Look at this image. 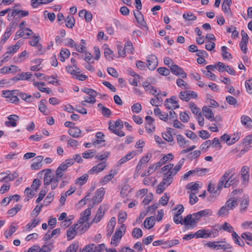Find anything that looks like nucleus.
I'll return each mask as SVG.
<instances>
[{
    "mask_svg": "<svg viewBox=\"0 0 252 252\" xmlns=\"http://www.w3.org/2000/svg\"><path fill=\"white\" fill-rule=\"evenodd\" d=\"M126 230V225L124 224H122L121 227L116 230L114 235L112 238L111 244L117 246L120 240L124 235Z\"/></svg>",
    "mask_w": 252,
    "mask_h": 252,
    "instance_id": "f257e3e1",
    "label": "nucleus"
},
{
    "mask_svg": "<svg viewBox=\"0 0 252 252\" xmlns=\"http://www.w3.org/2000/svg\"><path fill=\"white\" fill-rule=\"evenodd\" d=\"M125 49L126 50V51L130 53L131 54L133 53V47L132 45V44L131 42L128 41H127L125 45Z\"/></svg>",
    "mask_w": 252,
    "mask_h": 252,
    "instance_id": "052dcab7",
    "label": "nucleus"
},
{
    "mask_svg": "<svg viewBox=\"0 0 252 252\" xmlns=\"http://www.w3.org/2000/svg\"><path fill=\"white\" fill-rule=\"evenodd\" d=\"M60 60L63 62L65 59L69 57L70 55V51L67 49H64L61 50L60 52Z\"/></svg>",
    "mask_w": 252,
    "mask_h": 252,
    "instance_id": "58836bf2",
    "label": "nucleus"
},
{
    "mask_svg": "<svg viewBox=\"0 0 252 252\" xmlns=\"http://www.w3.org/2000/svg\"><path fill=\"white\" fill-rule=\"evenodd\" d=\"M212 231H210L208 229H200L195 233L196 238H207L212 236Z\"/></svg>",
    "mask_w": 252,
    "mask_h": 252,
    "instance_id": "ddd939ff",
    "label": "nucleus"
},
{
    "mask_svg": "<svg viewBox=\"0 0 252 252\" xmlns=\"http://www.w3.org/2000/svg\"><path fill=\"white\" fill-rule=\"evenodd\" d=\"M39 222L40 220L38 219H34L32 220L31 222H30L26 225V228L28 230L31 229L37 225Z\"/></svg>",
    "mask_w": 252,
    "mask_h": 252,
    "instance_id": "de8ad7c7",
    "label": "nucleus"
},
{
    "mask_svg": "<svg viewBox=\"0 0 252 252\" xmlns=\"http://www.w3.org/2000/svg\"><path fill=\"white\" fill-rule=\"evenodd\" d=\"M84 98L85 100L81 102V104L82 105H85V102L89 103H94V94H86V95L85 96Z\"/></svg>",
    "mask_w": 252,
    "mask_h": 252,
    "instance_id": "4c0bfd02",
    "label": "nucleus"
},
{
    "mask_svg": "<svg viewBox=\"0 0 252 252\" xmlns=\"http://www.w3.org/2000/svg\"><path fill=\"white\" fill-rule=\"evenodd\" d=\"M245 86L247 92L249 94H252V79H250L246 81Z\"/></svg>",
    "mask_w": 252,
    "mask_h": 252,
    "instance_id": "e2e57ef3",
    "label": "nucleus"
},
{
    "mask_svg": "<svg viewBox=\"0 0 252 252\" xmlns=\"http://www.w3.org/2000/svg\"><path fill=\"white\" fill-rule=\"evenodd\" d=\"M157 71L163 76H167L170 74V70L165 67H159L158 68Z\"/></svg>",
    "mask_w": 252,
    "mask_h": 252,
    "instance_id": "338daca9",
    "label": "nucleus"
},
{
    "mask_svg": "<svg viewBox=\"0 0 252 252\" xmlns=\"http://www.w3.org/2000/svg\"><path fill=\"white\" fill-rule=\"evenodd\" d=\"M16 92L13 93L8 98V101L13 103H16L19 101V98L18 97V95H16Z\"/></svg>",
    "mask_w": 252,
    "mask_h": 252,
    "instance_id": "69168bd1",
    "label": "nucleus"
},
{
    "mask_svg": "<svg viewBox=\"0 0 252 252\" xmlns=\"http://www.w3.org/2000/svg\"><path fill=\"white\" fill-rule=\"evenodd\" d=\"M155 224V217L154 216L147 218L144 222L145 227L149 229L152 228L154 226Z\"/></svg>",
    "mask_w": 252,
    "mask_h": 252,
    "instance_id": "b1692460",
    "label": "nucleus"
},
{
    "mask_svg": "<svg viewBox=\"0 0 252 252\" xmlns=\"http://www.w3.org/2000/svg\"><path fill=\"white\" fill-rule=\"evenodd\" d=\"M22 207V205L17 204L14 207L10 209L8 211V214L13 217L20 210H21Z\"/></svg>",
    "mask_w": 252,
    "mask_h": 252,
    "instance_id": "79ce46f5",
    "label": "nucleus"
},
{
    "mask_svg": "<svg viewBox=\"0 0 252 252\" xmlns=\"http://www.w3.org/2000/svg\"><path fill=\"white\" fill-rule=\"evenodd\" d=\"M46 102V100L42 99L40 101V104L39 105V110L44 115H47L49 114L48 111L47 110V107L45 105Z\"/></svg>",
    "mask_w": 252,
    "mask_h": 252,
    "instance_id": "f704fd0d",
    "label": "nucleus"
},
{
    "mask_svg": "<svg viewBox=\"0 0 252 252\" xmlns=\"http://www.w3.org/2000/svg\"><path fill=\"white\" fill-rule=\"evenodd\" d=\"M104 134L101 132H97L95 134V145H100L105 146V140L104 139Z\"/></svg>",
    "mask_w": 252,
    "mask_h": 252,
    "instance_id": "5701e85b",
    "label": "nucleus"
},
{
    "mask_svg": "<svg viewBox=\"0 0 252 252\" xmlns=\"http://www.w3.org/2000/svg\"><path fill=\"white\" fill-rule=\"evenodd\" d=\"M143 232L139 228H135L132 232V235L135 238H139L142 236Z\"/></svg>",
    "mask_w": 252,
    "mask_h": 252,
    "instance_id": "8fccbe9b",
    "label": "nucleus"
},
{
    "mask_svg": "<svg viewBox=\"0 0 252 252\" xmlns=\"http://www.w3.org/2000/svg\"><path fill=\"white\" fill-rule=\"evenodd\" d=\"M32 76V74L31 72H22L21 74H17L16 76L12 78V80L15 81L28 80L30 79Z\"/></svg>",
    "mask_w": 252,
    "mask_h": 252,
    "instance_id": "f8f14e48",
    "label": "nucleus"
},
{
    "mask_svg": "<svg viewBox=\"0 0 252 252\" xmlns=\"http://www.w3.org/2000/svg\"><path fill=\"white\" fill-rule=\"evenodd\" d=\"M45 173L44 176V185L46 189V186L49 185L53 182V174L51 169H46L42 170L39 173Z\"/></svg>",
    "mask_w": 252,
    "mask_h": 252,
    "instance_id": "423d86ee",
    "label": "nucleus"
},
{
    "mask_svg": "<svg viewBox=\"0 0 252 252\" xmlns=\"http://www.w3.org/2000/svg\"><path fill=\"white\" fill-rule=\"evenodd\" d=\"M54 246H53L52 243H48L45 244L42 246V247H40V252H50L53 249Z\"/></svg>",
    "mask_w": 252,
    "mask_h": 252,
    "instance_id": "ea45409f",
    "label": "nucleus"
},
{
    "mask_svg": "<svg viewBox=\"0 0 252 252\" xmlns=\"http://www.w3.org/2000/svg\"><path fill=\"white\" fill-rule=\"evenodd\" d=\"M184 224L186 226L194 227L196 226V221L193 219L191 214L188 215L183 220Z\"/></svg>",
    "mask_w": 252,
    "mask_h": 252,
    "instance_id": "aec40b11",
    "label": "nucleus"
},
{
    "mask_svg": "<svg viewBox=\"0 0 252 252\" xmlns=\"http://www.w3.org/2000/svg\"><path fill=\"white\" fill-rule=\"evenodd\" d=\"M54 195V192H51L48 193L44 201L46 203V205L49 204L53 200Z\"/></svg>",
    "mask_w": 252,
    "mask_h": 252,
    "instance_id": "774afa93",
    "label": "nucleus"
},
{
    "mask_svg": "<svg viewBox=\"0 0 252 252\" xmlns=\"http://www.w3.org/2000/svg\"><path fill=\"white\" fill-rule=\"evenodd\" d=\"M89 176L88 174H85L83 176L78 178L75 182L76 184H79V185H83L85 184L88 181Z\"/></svg>",
    "mask_w": 252,
    "mask_h": 252,
    "instance_id": "a19ab883",
    "label": "nucleus"
},
{
    "mask_svg": "<svg viewBox=\"0 0 252 252\" xmlns=\"http://www.w3.org/2000/svg\"><path fill=\"white\" fill-rule=\"evenodd\" d=\"M241 237L246 241L248 244L252 245V233L250 232L243 233L241 234Z\"/></svg>",
    "mask_w": 252,
    "mask_h": 252,
    "instance_id": "2f4dec72",
    "label": "nucleus"
},
{
    "mask_svg": "<svg viewBox=\"0 0 252 252\" xmlns=\"http://www.w3.org/2000/svg\"><path fill=\"white\" fill-rule=\"evenodd\" d=\"M177 141L179 145L182 147H185L188 143V141H186L185 138L181 134L177 135Z\"/></svg>",
    "mask_w": 252,
    "mask_h": 252,
    "instance_id": "c03bdc74",
    "label": "nucleus"
},
{
    "mask_svg": "<svg viewBox=\"0 0 252 252\" xmlns=\"http://www.w3.org/2000/svg\"><path fill=\"white\" fill-rule=\"evenodd\" d=\"M179 244V241L177 239H174L172 240H168L164 241V245L167 247L170 248L173 246L177 245Z\"/></svg>",
    "mask_w": 252,
    "mask_h": 252,
    "instance_id": "bf43d9fd",
    "label": "nucleus"
},
{
    "mask_svg": "<svg viewBox=\"0 0 252 252\" xmlns=\"http://www.w3.org/2000/svg\"><path fill=\"white\" fill-rule=\"evenodd\" d=\"M184 158H182L181 160H180L178 162V164L175 166V167L174 168H173L172 170H170L169 172H172L173 175L175 176L181 169L182 165L184 163Z\"/></svg>",
    "mask_w": 252,
    "mask_h": 252,
    "instance_id": "e433bc0d",
    "label": "nucleus"
},
{
    "mask_svg": "<svg viewBox=\"0 0 252 252\" xmlns=\"http://www.w3.org/2000/svg\"><path fill=\"white\" fill-rule=\"evenodd\" d=\"M104 194V188H100L98 189L96 191L97 196H95V202L97 201V203L101 202L103 199Z\"/></svg>",
    "mask_w": 252,
    "mask_h": 252,
    "instance_id": "c85d7f7f",
    "label": "nucleus"
},
{
    "mask_svg": "<svg viewBox=\"0 0 252 252\" xmlns=\"http://www.w3.org/2000/svg\"><path fill=\"white\" fill-rule=\"evenodd\" d=\"M107 210L108 208L106 205L103 204L100 206L95 215V223L100 221Z\"/></svg>",
    "mask_w": 252,
    "mask_h": 252,
    "instance_id": "9b49d317",
    "label": "nucleus"
},
{
    "mask_svg": "<svg viewBox=\"0 0 252 252\" xmlns=\"http://www.w3.org/2000/svg\"><path fill=\"white\" fill-rule=\"evenodd\" d=\"M220 229H223L224 231H227L228 232H233V227L228 222H225L224 224L220 227H219Z\"/></svg>",
    "mask_w": 252,
    "mask_h": 252,
    "instance_id": "5fc2aeb1",
    "label": "nucleus"
},
{
    "mask_svg": "<svg viewBox=\"0 0 252 252\" xmlns=\"http://www.w3.org/2000/svg\"><path fill=\"white\" fill-rule=\"evenodd\" d=\"M189 105V107L193 114L197 116L201 113L200 109L197 106V105L193 103H190Z\"/></svg>",
    "mask_w": 252,
    "mask_h": 252,
    "instance_id": "3c124183",
    "label": "nucleus"
},
{
    "mask_svg": "<svg viewBox=\"0 0 252 252\" xmlns=\"http://www.w3.org/2000/svg\"><path fill=\"white\" fill-rule=\"evenodd\" d=\"M171 72L176 76H180L183 78H186L187 73L183 70V68L179 66L174 64L172 66H169Z\"/></svg>",
    "mask_w": 252,
    "mask_h": 252,
    "instance_id": "6e6552de",
    "label": "nucleus"
},
{
    "mask_svg": "<svg viewBox=\"0 0 252 252\" xmlns=\"http://www.w3.org/2000/svg\"><path fill=\"white\" fill-rule=\"evenodd\" d=\"M97 107L99 109V111L103 116L108 118L111 115L112 112L111 110L104 107L102 104L98 103Z\"/></svg>",
    "mask_w": 252,
    "mask_h": 252,
    "instance_id": "412c9836",
    "label": "nucleus"
},
{
    "mask_svg": "<svg viewBox=\"0 0 252 252\" xmlns=\"http://www.w3.org/2000/svg\"><path fill=\"white\" fill-rule=\"evenodd\" d=\"M202 112L204 116L208 120H211L214 117V113L212 110L206 106L202 107Z\"/></svg>",
    "mask_w": 252,
    "mask_h": 252,
    "instance_id": "393cba45",
    "label": "nucleus"
},
{
    "mask_svg": "<svg viewBox=\"0 0 252 252\" xmlns=\"http://www.w3.org/2000/svg\"><path fill=\"white\" fill-rule=\"evenodd\" d=\"M209 172V169L207 168H196L193 170V174L203 176Z\"/></svg>",
    "mask_w": 252,
    "mask_h": 252,
    "instance_id": "37998d69",
    "label": "nucleus"
},
{
    "mask_svg": "<svg viewBox=\"0 0 252 252\" xmlns=\"http://www.w3.org/2000/svg\"><path fill=\"white\" fill-rule=\"evenodd\" d=\"M82 156L84 158L88 159L93 158L94 156V152L92 150H89L82 154Z\"/></svg>",
    "mask_w": 252,
    "mask_h": 252,
    "instance_id": "0e129e2a",
    "label": "nucleus"
},
{
    "mask_svg": "<svg viewBox=\"0 0 252 252\" xmlns=\"http://www.w3.org/2000/svg\"><path fill=\"white\" fill-rule=\"evenodd\" d=\"M183 17L188 21H194L197 18V17L191 12L185 13L183 14Z\"/></svg>",
    "mask_w": 252,
    "mask_h": 252,
    "instance_id": "13d9d810",
    "label": "nucleus"
},
{
    "mask_svg": "<svg viewBox=\"0 0 252 252\" xmlns=\"http://www.w3.org/2000/svg\"><path fill=\"white\" fill-rule=\"evenodd\" d=\"M241 123L246 127L248 128L252 127V121L248 116L243 115L241 117Z\"/></svg>",
    "mask_w": 252,
    "mask_h": 252,
    "instance_id": "a878e982",
    "label": "nucleus"
},
{
    "mask_svg": "<svg viewBox=\"0 0 252 252\" xmlns=\"http://www.w3.org/2000/svg\"><path fill=\"white\" fill-rule=\"evenodd\" d=\"M75 49L77 51L83 54L81 55V59L86 62H89L92 60L93 55L87 51V48L84 45L77 44Z\"/></svg>",
    "mask_w": 252,
    "mask_h": 252,
    "instance_id": "20e7f679",
    "label": "nucleus"
},
{
    "mask_svg": "<svg viewBox=\"0 0 252 252\" xmlns=\"http://www.w3.org/2000/svg\"><path fill=\"white\" fill-rule=\"evenodd\" d=\"M134 16L137 20V22L143 26H146V22L144 21L143 15L139 11L137 10L136 12H134Z\"/></svg>",
    "mask_w": 252,
    "mask_h": 252,
    "instance_id": "cd10ccee",
    "label": "nucleus"
},
{
    "mask_svg": "<svg viewBox=\"0 0 252 252\" xmlns=\"http://www.w3.org/2000/svg\"><path fill=\"white\" fill-rule=\"evenodd\" d=\"M234 171V169L232 168L227 170L224 174L221 177L220 180L219 181L217 186L219 189H221L225 184V183L226 182V180L229 181L233 176L232 173Z\"/></svg>",
    "mask_w": 252,
    "mask_h": 252,
    "instance_id": "39448f33",
    "label": "nucleus"
},
{
    "mask_svg": "<svg viewBox=\"0 0 252 252\" xmlns=\"http://www.w3.org/2000/svg\"><path fill=\"white\" fill-rule=\"evenodd\" d=\"M227 48L223 46L221 47L222 56L223 59H232V57L231 54L227 51Z\"/></svg>",
    "mask_w": 252,
    "mask_h": 252,
    "instance_id": "6e6d98bb",
    "label": "nucleus"
},
{
    "mask_svg": "<svg viewBox=\"0 0 252 252\" xmlns=\"http://www.w3.org/2000/svg\"><path fill=\"white\" fill-rule=\"evenodd\" d=\"M66 69L67 72L75 76L76 73H79L80 70V69L78 67H77L76 64L73 65L72 66H68L66 67Z\"/></svg>",
    "mask_w": 252,
    "mask_h": 252,
    "instance_id": "c9c22d12",
    "label": "nucleus"
},
{
    "mask_svg": "<svg viewBox=\"0 0 252 252\" xmlns=\"http://www.w3.org/2000/svg\"><path fill=\"white\" fill-rule=\"evenodd\" d=\"M177 85L183 89H188L189 87L188 84L181 78H178L176 81Z\"/></svg>",
    "mask_w": 252,
    "mask_h": 252,
    "instance_id": "a18cd8bd",
    "label": "nucleus"
},
{
    "mask_svg": "<svg viewBox=\"0 0 252 252\" xmlns=\"http://www.w3.org/2000/svg\"><path fill=\"white\" fill-rule=\"evenodd\" d=\"M179 96L182 100L188 101L191 98H196L197 94L194 92L187 91H181Z\"/></svg>",
    "mask_w": 252,
    "mask_h": 252,
    "instance_id": "0eeeda50",
    "label": "nucleus"
},
{
    "mask_svg": "<svg viewBox=\"0 0 252 252\" xmlns=\"http://www.w3.org/2000/svg\"><path fill=\"white\" fill-rule=\"evenodd\" d=\"M68 134L74 138H78L81 133V130L77 127H72L68 130Z\"/></svg>",
    "mask_w": 252,
    "mask_h": 252,
    "instance_id": "bb28decb",
    "label": "nucleus"
},
{
    "mask_svg": "<svg viewBox=\"0 0 252 252\" xmlns=\"http://www.w3.org/2000/svg\"><path fill=\"white\" fill-rule=\"evenodd\" d=\"M147 123L145 124V128L149 133H152L155 130V126L153 124L154 119L150 116H147L145 118Z\"/></svg>",
    "mask_w": 252,
    "mask_h": 252,
    "instance_id": "9d476101",
    "label": "nucleus"
},
{
    "mask_svg": "<svg viewBox=\"0 0 252 252\" xmlns=\"http://www.w3.org/2000/svg\"><path fill=\"white\" fill-rule=\"evenodd\" d=\"M104 55L108 60H113L114 57L113 52L109 48H106L104 50Z\"/></svg>",
    "mask_w": 252,
    "mask_h": 252,
    "instance_id": "864d4df0",
    "label": "nucleus"
},
{
    "mask_svg": "<svg viewBox=\"0 0 252 252\" xmlns=\"http://www.w3.org/2000/svg\"><path fill=\"white\" fill-rule=\"evenodd\" d=\"M116 219L112 218L107 225V235L110 236L113 232L116 225Z\"/></svg>",
    "mask_w": 252,
    "mask_h": 252,
    "instance_id": "6ab92c4d",
    "label": "nucleus"
},
{
    "mask_svg": "<svg viewBox=\"0 0 252 252\" xmlns=\"http://www.w3.org/2000/svg\"><path fill=\"white\" fill-rule=\"evenodd\" d=\"M53 1V0H32L31 4L33 7H37L40 4H47Z\"/></svg>",
    "mask_w": 252,
    "mask_h": 252,
    "instance_id": "473e14b6",
    "label": "nucleus"
},
{
    "mask_svg": "<svg viewBox=\"0 0 252 252\" xmlns=\"http://www.w3.org/2000/svg\"><path fill=\"white\" fill-rule=\"evenodd\" d=\"M174 176L172 172L167 171L164 174L162 184L166 185V187L170 185L173 182V177Z\"/></svg>",
    "mask_w": 252,
    "mask_h": 252,
    "instance_id": "2eb2a0df",
    "label": "nucleus"
},
{
    "mask_svg": "<svg viewBox=\"0 0 252 252\" xmlns=\"http://www.w3.org/2000/svg\"><path fill=\"white\" fill-rule=\"evenodd\" d=\"M212 214L213 212L211 209H205L198 212V215L201 218L210 216L212 215Z\"/></svg>",
    "mask_w": 252,
    "mask_h": 252,
    "instance_id": "49530a36",
    "label": "nucleus"
},
{
    "mask_svg": "<svg viewBox=\"0 0 252 252\" xmlns=\"http://www.w3.org/2000/svg\"><path fill=\"white\" fill-rule=\"evenodd\" d=\"M79 248L78 242H74L71 244L67 249L65 252H76Z\"/></svg>",
    "mask_w": 252,
    "mask_h": 252,
    "instance_id": "603ef678",
    "label": "nucleus"
},
{
    "mask_svg": "<svg viewBox=\"0 0 252 252\" xmlns=\"http://www.w3.org/2000/svg\"><path fill=\"white\" fill-rule=\"evenodd\" d=\"M229 210L225 206V205L222 206L220 209L219 210L217 213V215L219 216H222L224 215H227L229 212Z\"/></svg>",
    "mask_w": 252,
    "mask_h": 252,
    "instance_id": "680f3d73",
    "label": "nucleus"
},
{
    "mask_svg": "<svg viewBox=\"0 0 252 252\" xmlns=\"http://www.w3.org/2000/svg\"><path fill=\"white\" fill-rule=\"evenodd\" d=\"M238 199L236 198H231L225 202V206L230 211L235 208L238 205Z\"/></svg>",
    "mask_w": 252,
    "mask_h": 252,
    "instance_id": "f3484780",
    "label": "nucleus"
},
{
    "mask_svg": "<svg viewBox=\"0 0 252 252\" xmlns=\"http://www.w3.org/2000/svg\"><path fill=\"white\" fill-rule=\"evenodd\" d=\"M65 25L68 28L72 29L75 24V20L72 16H68L65 19Z\"/></svg>",
    "mask_w": 252,
    "mask_h": 252,
    "instance_id": "7c9ffc66",
    "label": "nucleus"
},
{
    "mask_svg": "<svg viewBox=\"0 0 252 252\" xmlns=\"http://www.w3.org/2000/svg\"><path fill=\"white\" fill-rule=\"evenodd\" d=\"M207 190L210 193L217 195L219 194L220 191V189H218V187H217V189H216L214 186H212L211 183L209 184Z\"/></svg>",
    "mask_w": 252,
    "mask_h": 252,
    "instance_id": "4d7b16f0",
    "label": "nucleus"
},
{
    "mask_svg": "<svg viewBox=\"0 0 252 252\" xmlns=\"http://www.w3.org/2000/svg\"><path fill=\"white\" fill-rule=\"evenodd\" d=\"M115 172L113 173H110L108 175L104 176V178H102L100 180V182L102 184V185H104L109 181H110L115 175Z\"/></svg>",
    "mask_w": 252,
    "mask_h": 252,
    "instance_id": "09e8293b",
    "label": "nucleus"
},
{
    "mask_svg": "<svg viewBox=\"0 0 252 252\" xmlns=\"http://www.w3.org/2000/svg\"><path fill=\"white\" fill-rule=\"evenodd\" d=\"M249 199L248 197H244L242 198V200L241 202V209L240 211L241 212H245L249 206Z\"/></svg>",
    "mask_w": 252,
    "mask_h": 252,
    "instance_id": "c756f323",
    "label": "nucleus"
},
{
    "mask_svg": "<svg viewBox=\"0 0 252 252\" xmlns=\"http://www.w3.org/2000/svg\"><path fill=\"white\" fill-rule=\"evenodd\" d=\"M9 121L5 122L6 126H9L10 125L11 126L15 127L17 126L16 122L19 120V117L16 115H10L7 117Z\"/></svg>",
    "mask_w": 252,
    "mask_h": 252,
    "instance_id": "dca6fc26",
    "label": "nucleus"
},
{
    "mask_svg": "<svg viewBox=\"0 0 252 252\" xmlns=\"http://www.w3.org/2000/svg\"><path fill=\"white\" fill-rule=\"evenodd\" d=\"M16 94L17 95L20 96L22 99L27 102H32L34 100V98L32 95L22 93L19 90H17Z\"/></svg>",
    "mask_w": 252,
    "mask_h": 252,
    "instance_id": "4468645a",
    "label": "nucleus"
},
{
    "mask_svg": "<svg viewBox=\"0 0 252 252\" xmlns=\"http://www.w3.org/2000/svg\"><path fill=\"white\" fill-rule=\"evenodd\" d=\"M147 61L148 63L147 67L151 70H155L158 65L157 57L154 55L148 56Z\"/></svg>",
    "mask_w": 252,
    "mask_h": 252,
    "instance_id": "1a4fd4ad",
    "label": "nucleus"
},
{
    "mask_svg": "<svg viewBox=\"0 0 252 252\" xmlns=\"http://www.w3.org/2000/svg\"><path fill=\"white\" fill-rule=\"evenodd\" d=\"M216 250H223L227 252H231L232 246L229 244H218L216 246Z\"/></svg>",
    "mask_w": 252,
    "mask_h": 252,
    "instance_id": "72a5a7b5",
    "label": "nucleus"
},
{
    "mask_svg": "<svg viewBox=\"0 0 252 252\" xmlns=\"http://www.w3.org/2000/svg\"><path fill=\"white\" fill-rule=\"evenodd\" d=\"M74 225V227H70L67 231L66 234L68 240H72L78 232L82 233L85 231L83 225H79V224H76Z\"/></svg>",
    "mask_w": 252,
    "mask_h": 252,
    "instance_id": "7ed1b4c3",
    "label": "nucleus"
},
{
    "mask_svg": "<svg viewBox=\"0 0 252 252\" xmlns=\"http://www.w3.org/2000/svg\"><path fill=\"white\" fill-rule=\"evenodd\" d=\"M231 3V0H224L222 4V8L223 11L230 16H232V13L230 8Z\"/></svg>",
    "mask_w": 252,
    "mask_h": 252,
    "instance_id": "a211bd4d",
    "label": "nucleus"
},
{
    "mask_svg": "<svg viewBox=\"0 0 252 252\" xmlns=\"http://www.w3.org/2000/svg\"><path fill=\"white\" fill-rule=\"evenodd\" d=\"M91 214V208H88L83 212L81 214V217L78 220L79 225H83L84 229L86 231L90 227V224L88 223L85 224V222L87 221L89 219V217Z\"/></svg>",
    "mask_w": 252,
    "mask_h": 252,
    "instance_id": "f03ea898",
    "label": "nucleus"
},
{
    "mask_svg": "<svg viewBox=\"0 0 252 252\" xmlns=\"http://www.w3.org/2000/svg\"><path fill=\"white\" fill-rule=\"evenodd\" d=\"M249 167L244 166L241 169V178L245 183H247L249 180Z\"/></svg>",
    "mask_w": 252,
    "mask_h": 252,
    "instance_id": "4be33fe9",
    "label": "nucleus"
}]
</instances>
